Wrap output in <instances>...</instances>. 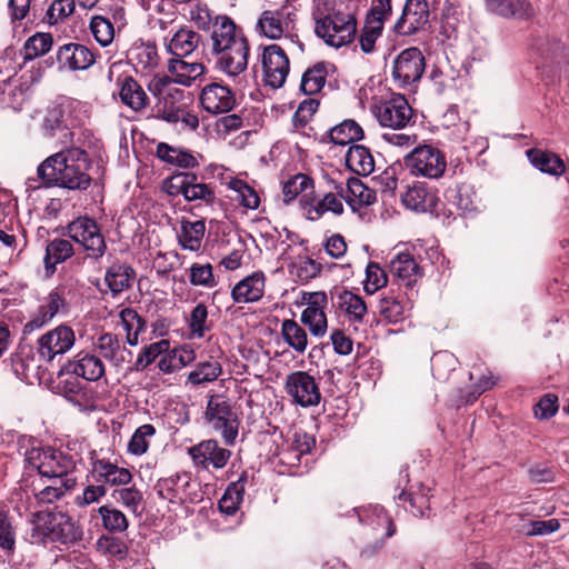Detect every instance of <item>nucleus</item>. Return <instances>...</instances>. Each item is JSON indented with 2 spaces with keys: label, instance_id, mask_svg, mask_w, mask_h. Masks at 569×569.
<instances>
[{
  "label": "nucleus",
  "instance_id": "20e7f679",
  "mask_svg": "<svg viewBox=\"0 0 569 569\" xmlns=\"http://www.w3.org/2000/svg\"><path fill=\"white\" fill-rule=\"evenodd\" d=\"M316 34L328 46L340 48L356 37L357 21L350 13L333 12L316 19Z\"/></svg>",
  "mask_w": 569,
  "mask_h": 569
},
{
  "label": "nucleus",
  "instance_id": "8fccbe9b",
  "mask_svg": "<svg viewBox=\"0 0 569 569\" xmlns=\"http://www.w3.org/2000/svg\"><path fill=\"white\" fill-rule=\"evenodd\" d=\"M227 187L234 192V197L232 199L241 207L249 210H256L259 208L260 197L257 190L249 186L244 180L231 178L227 182Z\"/></svg>",
  "mask_w": 569,
  "mask_h": 569
},
{
  "label": "nucleus",
  "instance_id": "f8f14e48",
  "mask_svg": "<svg viewBox=\"0 0 569 569\" xmlns=\"http://www.w3.org/2000/svg\"><path fill=\"white\" fill-rule=\"evenodd\" d=\"M286 392L293 403L303 408L319 405L321 393L316 379L306 371H295L287 376Z\"/></svg>",
  "mask_w": 569,
  "mask_h": 569
},
{
  "label": "nucleus",
  "instance_id": "423d86ee",
  "mask_svg": "<svg viewBox=\"0 0 569 569\" xmlns=\"http://www.w3.org/2000/svg\"><path fill=\"white\" fill-rule=\"evenodd\" d=\"M148 89L157 99L158 117L167 122L177 123L178 112L183 109L184 91L172 86L168 76H154Z\"/></svg>",
  "mask_w": 569,
  "mask_h": 569
},
{
  "label": "nucleus",
  "instance_id": "39448f33",
  "mask_svg": "<svg viewBox=\"0 0 569 569\" xmlns=\"http://www.w3.org/2000/svg\"><path fill=\"white\" fill-rule=\"evenodd\" d=\"M33 538L49 537L62 543H71L81 539L82 532L76 522L62 512H40L36 515Z\"/></svg>",
  "mask_w": 569,
  "mask_h": 569
},
{
  "label": "nucleus",
  "instance_id": "e2e57ef3",
  "mask_svg": "<svg viewBox=\"0 0 569 569\" xmlns=\"http://www.w3.org/2000/svg\"><path fill=\"white\" fill-rule=\"evenodd\" d=\"M53 44V38L50 33L37 32L24 42L23 58L26 60H33L38 57L44 56L50 51Z\"/></svg>",
  "mask_w": 569,
  "mask_h": 569
},
{
  "label": "nucleus",
  "instance_id": "b1692460",
  "mask_svg": "<svg viewBox=\"0 0 569 569\" xmlns=\"http://www.w3.org/2000/svg\"><path fill=\"white\" fill-rule=\"evenodd\" d=\"M218 56L217 68L229 77H237L248 66L249 44L248 41L236 42L224 49L214 52Z\"/></svg>",
  "mask_w": 569,
  "mask_h": 569
},
{
  "label": "nucleus",
  "instance_id": "0eeeda50",
  "mask_svg": "<svg viewBox=\"0 0 569 569\" xmlns=\"http://www.w3.org/2000/svg\"><path fill=\"white\" fill-rule=\"evenodd\" d=\"M68 236L79 243L87 252V257L98 260L107 251V243L96 220L89 217H79L67 227Z\"/></svg>",
  "mask_w": 569,
  "mask_h": 569
},
{
  "label": "nucleus",
  "instance_id": "f257e3e1",
  "mask_svg": "<svg viewBox=\"0 0 569 569\" xmlns=\"http://www.w3.org/2000/svg\"><path fill=\"white\" fill-rule=\"evenodd\" d=\"M91 167L84 144H70L51 154L38 167V176L49 186L69 190H86L91 184Z\"/></svg>",
  "mask_w": 569,
  "mask_h": 569
},
{
  "label": "nucleus",
  "instance_id": "a19ab883",
  "mask_svg": "<svg viewBox=\"0 0 569 569\" xmlns=\"http://www.w3.org/2000/svg\"><path fill=\"white\" fill-rule=\"evenodd\" d=\"M134 277L136 272L130 266L113 263L106 272L104 282L112 295L116 296L130 288Z\"/></svg>",
  "mask_w": 569,
  "mask_h": 569
},
{
  "label": "nucleus",
  "instance_id": "c03bdc74",
  "mask_svg": "<svg viewBox=\"0 0 569 569\" xmlns=\"http://www.w3.org/2000/svg\"><path fill=\"white\" fill-rule=\"evenodd\" d=\"M93 349L104 359L119 365L124 361L123 352L126 349L121 346L120 339L110 332L100 335L93 341Z\"/></svg>",
  "mask_w": 569,
  "mask_h": 569
},
{
  "label": "nucleus",
  "instance_id": "2f4dec72",
  "mask_svg": "<svg viewBox=\"0 0 569 569\" xmlns=\"http://www.w3.org/2000/svg\"><path fill=\"white\" fill-rule=\"evenodd\" d=\"M200 40L198 32L183 27L174 31L170 38L164 37L163 44L167 52L173 57H187L198 48Z\"/></svg>",
  "mask_w": 569,
  "mask_h": 569
},
{
  "label": "nucleus",
  "instance_id": "4c0bfd02",
  "mask_svg": "<svg viewBox=\"0 0 569 569\" xmlns=\"http://www.w3.org/2000/svg\"><path fill=\"white\" fill-rule=\"evenodd\" d=\"M157 157L167 163L182 169H193L199 166L198 156L186 149L172 147L164 142H160L157 146Z\"/></svg>",
  "mask_w": 569,
  "mask_h": 569
},
{
  "label": "nucleus",
  "instance_id": "c756f323",
  "mask_svg": "<svg viewBox=\"0 0 569 569\" xmlns=\"http://www.w3.org/2000/svg\"><path fill=\"white\" fill-rule=\"evenodd\" d=\"M190 485V476L188 473H178L159 479L154 490L160 498L171 503H182L188 499L187 490Z\"/></svg>",
  "mask_w": 569,
  "mask_h": 569
},
{
  "label": "nucleus",
  "instance_id": "13d9d810",
  "mask_svg": "<svg viewBox=\"0 0 569 569\" xmlns=\"http://www.w3.org/2000/svg\"><path fill=\"white\" fill-rule=\"evenodd\" d=\"M327 67L323 62H318L305 71L301 78L300 89L305 94L312 96L318 93L326 83Z\"/></svg>",
  "mask_w": 569,
  "mask_h": 569
},
{
  "label": "nucleus",
  "instance_id": "0e129e2a",
  "mask_svg": "<svg viewBox=\"0 0 569 569\" xmlns=\"http://www.w3.org/2000/svg\"><path fill=\"white\" fill-rule=\"evenodd\" d=\"M111 497L132 513H138L143 501V493L133 485L113 489Z\"/></svg>",
  "mask_w": 569,
  "mask_h": 569
},
{
  "label": "nucleus",
  "instance_id": "603ef678",
  "mask_svg": "<svg viewBox=\"0 0 569 569\" xmlns=\"http://www.w3.org/2000/svg\"><path fill=\"white\" fill-rule=\"evenodd\" d=\"M303 210L309 220H318L326 212L341 214L343 212V203L340 196L329 192L315 204H305Z\"/></svg>",
  "mask_w": 569,
  "mask_h": 569
},
{
  "label": "nucleus",
  "instance_id": "dca6fc26",
  "mask_svg": "<svg viewBox=\"0 0 569 569\" xmlns=\"http://www.w3.org/2000/svg\"><path fill=\"white\" fill-rule=\"evenodd\" d=\"M67 110L68 107L63 104L49 108L41 128L46 137L56 138L60 143L70 146L80 141V132L70 128Z\"/></svg>",
  "mask_w": 569,
  "mask_h": 569
},
{
  "label": "nucleus",
  "instance_id": "bf43d9fd",
  "mask_svg": "<svg viewBox=\"0 0 569 569\" xmlns=\"http://www.w3.org/2000/svg\"><path fill=\"white\" fill-rule=\"evenodd\" d=\"M156 435L154 426L144 423L138 427L127 443V452L131 456H143L150 447V441Z\"/></svg>",
  "mask_w": 569,
  "mask_h": 569
},
{
  "label": "nucleus",
  "instance_id": "a18cd8bd",
  "mask_svg": "<svg viewBox=\"0 0 569 569\" xmlns=\"http://www.w3.org/2000/svg\"><path fill=\"white\" fill-rule=\"evenodd\" d=\"M11 367L14 375L22 381L32 383L39 378L40 366L30 350L14 353L11 358Z\"/></svg>",
  "mask_w": 569,
  "mask_h": 569
},
{
  "label": "nucleus",
  "instance_id": "79ce46f5",
  "mask_svg": "<svg viewBox=\"0 0 569 569\" xmlns=\"http://www.w3.org/2000/svg\"><path fill=\"white\" fill-rule=\"evenodd\" d=\"M346 164L355 173L368 176L375 170V159L370 150L361 144H353L346 154Z\"/></svg>",
  "mask_w": 569,
  "mask_h": 569
},
{
  "label": "nucleus",
  "instance_id": "37998d69",
  "mask_svg": "<svg viewBox=\"0 0 569 569\" xmlns=\"http://www.w3.org/2000/svg\"><path fill=\"white\" fill-rule=\"evenodd\" d=\"M204 232L206 224L203 220L189 221L182 219L178 233L179 244L186 250L198 251L201 248Z\"/></svg>",
  "mask_w": 569,
  "mask_h": 569
},
{
  "label": "nucleus",
  "instance_id": "cd10ccee",
  "mask_svg": "<svg viewBox=\"0 0 569 569\" xmlns=\"http://www.w3.org/2000/svg\"><path fill=\"white\" fill-rule=\"evenodd\" d=\"M29 86L21 78L14 76L0 80V106L2 108L21 110L28 98Z\"/></svg>",
  "mask_w": 569,
  "mask_h": 569
},
{
  "label": "nucleus",
  "instance_id": "473e14b6",
  "mask_svg": "<svg viewBox=\"0 0 569 569\" xmlns=\"http://www.w3.org/2000/svg\"><path fill=\"white\" fill-rule=\"evenodd\" d=\"M401 200L407 208L420 212L436 210L438 203L436 193L422 182L409 186Z\"/></svg>",
  "mask_w": 569,
  "mask_h": 569
},
{
  "label": "nucleus",
  "instance_id": "f03ea898",
  "mask_svg": "<svg viewBox=\"0 0 569 569\" xmlns=\"http://www.w3.org/2000/svg\"><path fill=\"white\" fill-rule=\"evenodd\" d=\"M204 417L210 428L221 436L227 446L236 443L240 418L230 399L223 395L211 396L206 407Z\"/></svg>",
  "mask_w": 569,
  "mask_h": 569
},
{
  "label": "nucleus",
  "instance_id": "052dcab7",
  "mask_svg": "<svg viewBox=\"0 0 569 569\" xmlns=\"http://www.w3.org/2000/svg\"><path fill=\"white\" fill-rule=\"evenodd\" d=\"M289 271L299 282L306 283L321 272V264L308 256H299L291 262Z\"/></svg>",
  "mask_w": 569,
  "mask_h": 569
},
{
  "label": "nucleus",
  "instance_id": "ea45409f",
  "mask_svg": "<svg viewBox=\"0 0 569 569\" xmlns=\"http://www.w3.org/2000/svg\"><path fill=\"white\" fill-rule=\"evenodd\" d=\"M409 302L393 295H385L378 303L380 317L389 323H399L407 318Z\"/></svg>",
  "mask_w": 569,
  "mask_h": 569
},
{
  "label": "nucleus",
  "instance_id": "1a4fd4ad",
  "mask_svg": "<svg viewBox=\"0 0 569 569\" xmlns=\"http://www.w3.org/2000/svg\"><path fill=\"white\" fill-rule=\"evenodd\" d=\"M407 168L415 176L429 179L442 177L447 168L445 154L432 146L415 148L405 159Z\"/></svg>",
  "mask_w": 569,
  "mask_h": 569
},
{
  "label": "nucleus",
  "instance_id": "393cba45",
  "mask_svg": "<svg viewBox=\"0 0 569 569\" xmlns=\"http://www.w3.org/2000/svg\"><path fill=\"white\" fill-rule=\"evenodd\" d=\"M57 60L62 68L69 70H86L90 68L94 61V53L81 43H66L58 49Z\"/></svg>",
  "mask_w": 569,
  "mask_h": 569
},
{
  "label": "nucleus",
  "instance_id": "f704fd0d",
  "mask_svg": "<svg viewBox=\"0 0 569 569\" xmlns=\"http://www.w3.org/2000/svg\"><path fill=\"white\" fill-rule=\"evenodd\" d=\"M486 7L502 18L528 20L535 16V9L528 0H486Z\"/></svg>",
  "mask_w": 569,
  "mask_h": 569
},
{
  "label": "nucleus",
  "instance_id": "7c9ffc66",
  "mask_svg": "<svg viewBox=\"0 0 569 569\" xmlns=\"http://www.w3.org/2000/svg\"><path fill=\"white\" fill-rule=\"evenodd\" d=\"M184 57H173L168 61L169 79L172 86L176 83L190 87L197 79L206 72V67L201 62H187Z\"/></svg>",
  "mask_w": 569,
  "mask_h": 569
},
{
  "label": "nucleus",
  "instance_id": "338daca9",
  "mask_svg": "<svg viewBox=\"0 0 569 569\" xmlns=\"http://www.w3.org/2000/svg\"><path fill=\"white\" fill-rule=\"evenodd\" d=\"M98 513L102 519L104 529L109 532H123L129 527L126 515L117 508L104 505L98 509Z\"/></svg>",
  "mask_w": 569,
  "mask_h": 569
},
{
  "label": "nucleus",
  "instance_id": "412c9836",
  "mask_svg": "<svg viewBox=\"0 0 569 569\" xmlns=\"http://www.w3.org/2000/svg\"><path fill=\"white\" fill-rule=\"evenodd\" d=\"M200 104L211 114L227 113L236 106V96L228 86L212 82L202 88Z\"/></svg>",
  "mask_w": 569,
  "mask_h": 569
},
{
  "label": "nucleus",
  "instance_id": "c9c22d12",
  "mask_svg": "<svg viewBox=\"0 0 569 569\" xmlns=\"http://www.w3.org/2000/svg\"><path fill=\"white\" fill-rule=\"evenodd\" d=\"M335 299V305L349 322L361 323L363 321L368 308L362 297L349 290H340L336 292Z\"/></svg>",
  "mask_w": 569,
  "mask_h": 569
},
{
  "label": "nucleus",
  "instance_id": "5fc2aeb1",
  "mask_svg": "<svg viewBox=\"0 0 569 569\" xmlns=\"http://www.w3.org/2000/svg\"><path fill=\"white\" fill-rule=\"evenodd\" d=\"M359 519L373 529H386L385 537L390 538L395 533V525L381 506H369L359 513Z\"/></svg>",
  "mask_w": 569,
  "mask_h": 569
},
{
  "label": "nucleus",
  "instance_id": "4468645a",
  "mask_svg": "<svg viewBox=\"0 0 569 569\" xmlns=\"http://www.w3.org/2000/svg\"><path fill=\"white\" fill-rule=\"evenodd\" d=\"M425 71V57L418 48H408L395 59L392 77L397 86L407 87L422 77Z\"/></svg>",
  "mask_w": 569,
  "mask_h": 569
},
{
  "label": "nucleus",
  "instance_id": "a878e982",
  "mask_svg": "<svg viewBox=\"0 0 569 569\" xmlns=\"http://www.w3.org/2000/svg\"><path fill=\"white\" fill-rule=\"evenodd\" d=\"M64 368L68 373L81 377L87 381H98L106 371L100 357L87 351L77 353L72 360L68 361Z\"/></svg>",
  "mask_w": 569,
  "mask_h": 569
},
{
  "label": "nucleus",
  "instance_id": "72a5a7b5",
  "mask_svg": "<svg viewBox=\"0 0 569 569\" xmlns=\"http://www.w3.org/2000/svg\"><path fill=\"white\" fill-rule=\"evenodd\" d=\"M266 278L262 272H253L239 281L231 290L236 303H249L260 300L264 293Z\"/></svg>",
  "mask_w": 569,
  "mask_h": 569
},
{
  "label": "nucleus",
  "instance_id": "bb28decb",
  "mask_svg": "<svg viewBox=\"0 0 569 569\" xmlns=\"http://www.w3.org/2000/svg\"><path fill=\"white\" fill-rule=\"evenodd\" d=\"M340 198H342L352 211H358L363 207L370 206L376 200V193L368 188L360 179L349 178L346 186L336 188Z\"/></svg>",
  "mask_w": 569,
  "mask_h": 569
},
{
  "label": "nucleus",
  "instance_id": "6ab92c4d",
  "mask_svg": "<svg viewBox=\"0 0 569 569\" xmlns=\"http://www.w3.org/2000/svg\"><path fill=\"white\" fill-rule=\"evenodd\" d=\"M429 17L427 0H407L401 17L395 23V31L401 36L413 34L429 22Z\"/></svg>",
  "mask_w": 569,
  "mask_h": 569
},
{
  "label": "nucleus",
  "instance_id": "7ed1b4c3",
  "mask_svg": "<svg viewBox=\"0 0 569 569\" xmlns=\"http://www.w3.org/2000/svg\"><path fill=\"white\" fill-rule=\"evenodd\" d=\"M24 461L29 469L37 470L48 479L74 478L72 471L76 461L72 456L61 450L51 447L32 448L26 452Z\"/></svg>",
  "mask_w": 569,
  "mask_h": 569
},
{
  "label": "nucleus",
  "instance_id": "4d7b16f0",
  "mask_svg": "<svg viewBox=\"0 0 569 569\" xmlns=\"http://www.w3.org/2000/svg\"><path fill=\"white\" fill-rule=\"evenodd\" d=\"M52 480V485L46 486L42 490L36 493V499L39 503H53L61 499L67 491L73 489L77 485L76 478H63Z\"/></svg>",
  "mask_w": 569,
  "mask_h": 569
},
{
  "label": "nucleus",
  "instance_id": "aec40b11",
  "mask_svg": "<svg viewBox=\"0 0 569 569\" xmlns=\"http://www.w3.org/2000/svg\"><path fill=\"white\" fill-rule=\"evenodd\" d=\"M68 305L63 292L54 289L42 300L32 318L24 325V332H32L48 325L57 315L67 313Z\"/></svg>",
  "mask_w": 569,
  "mask_h": 569
},
{
  "label": "nucleus",
  "instance_id": "6e6d98bb",
  "mask_svg": "<svg viewBox=\"0 0 569 569\" xmlns=\"http://www.w3.org/2000/svg\"><path fill=\"white\" fill-rule=\"evenodd\" d=\"M119 317L127 333V342L130 346H137L139 343V335L146 330V321L131 308L122 309Z\"/></svg>",
  "mask_w": 569,
  "mask_h": 569
},
{
  "label": "nucleus",
  "instance_id": "f3484780",
  "mask_svg": "<svg viewBox=\"0 0 569 569\" xmlns=\"http://www.w3.org/2000/svg\"><path fill=\"white\" fill-rule=\"evenodd\" d=\"M90 473L94 482L104 485L106 488L131 485L133 480L132 472L124 467H120L117 462H112L109 458L92 457L90 459Z\"/></svg>",
  "mask_w": 569,
  "mask_h": 569
},
{
  "label": "nucleus",
  "instance_id": "69168bd1",
  "mask_svg": "<svg viewBox=\"0 0 569 569\" xmlns=\"http://www.w3.org/2000/svg\"><path fill=\"white\" fill-rule=\"evenodd\" d=\"M312 189V180L303 173H298L290 178L288 181L284 182L282 192L284 196V201L289 202L293 200L296 197H298L300 193H303L300 202L302 206L308 204L306 201L307 198V191Z\"/></svg>",
  "mask_w": 569,
  "mask_h": 569
},
{
  "label": "nucleus",
  "instance_id": "864d4df0",
  "mask_svg": "<svg viewBox=\"0 0 569 569\" xmlns=\"http://www.w3.org/2000/svg\"><path fill=\"white\" fill-rule=\"evenodd\" d=\"M222 375V366L218 360H208L199 362L192 371L188 373L187 382L192 386H200L216 381Z\"/></svg>",
  "mask_w": 569,
  "mask_h": 569
},
{
  "label": "nucleus",
  "instance_id": "6e6552de",
  "mask_svg": "<svg viewBox=\"0 0 569 569\" xmlns=\"http://www.w3.org/2000/svg\"><path fill=\"white\" fill-rule=\"evenodd\" d=\"M297 13L291 4H284L276 10H266L261 13L257 28L269 39L277 40L282 37L293 43L297 34L293 33Z\"/></svg>",
  "mask_w": 569,
  "mask_h": 569
},
{
  "label": "nucleus",
  "instance_id": "a211bd4d",
  "mask_svg": "<svg viewBox=\"0 0 569 569\" xmlns=\"http://www.w3.org/2000/svg\"><path fill=\"white\" fill-rule=\"evenodd\" d=\"M307 305L301 313V321L306 325L311 335L323 337L327 333L328 321L325 309L328 306V297L323 291L308 292L303 295Z\"/></svg>",
  "mask_w": 569,
  "mask_h": 569
},
{
  "label": "nucleus",
  "instance_id": "e433bc0d",
  "mask_svg": "<svg viewBox=\"0 0 569 569\" xmlns=\"http://www.w3.org/2000/svg\"><path fill=\"white\" fill-rule=\"evenodd\" d=\"M526 156L530 163L542 173L560 177L566 172L563 160L552 151L532 148L526 151Z\"/></svg>",
  "mask_w": 569,
  "mask_h": 569
},
{
  "label": "nucleus",
  "instance_id": "2eb2a0df",
  "mask_svg": "<svg viewBox=\"0 0 569 569\" xmlns=\"http://www.w3.org/2000/svg\"><path fill=\"white\" fill-rule=\"evenodd\" d=\"M263 78L267 86L278 89L289 74L290 62L284 50L278 44L267 46L262 52Z\"/></svg>",
  "mask_w": 569,
  "mask_h": 569
},
{
  "label": "nucleus",
  "instance_id": "9b49d317",
  "mask_svg": "<svg viewBox=\"0 0 569 569\" xmlns=\"http://www.w3.org/2000/svg\"><path fill=\"white\" fill-rule=\"evenodd\" d=\"M391 12V0H372L359 38L360 48L365 53L373 52L375 44L382 34L385 21Z\"/></svg>",
  "mask_w": 569,
  "mask_h": 569
},
{
  "label": "nucleus",
  "instance_id": "774afa93",
  "mask_svg": "<svg viewBox=\"0 0 569 569\" xmlns=\"http://www.w3.org/2000/svg\"><path fill=\"white\" fill-rule=\"evenodd\" d=\"M89 29L94 40L101 47L111 44L114 39L113 23L103 16H93L90 20Z\"/></svg>",
  "mask_w": 569,
  "mask_h": 569
},
{
  "label": "nucleus",
  "instance_id": "9d476101",
  "mask_svg": "<svg viewBox=\"0 0 569 569\" xmlns=\"http://www.w3.org/2000/svg\"><path fill=\"white\" fill-rule=\"evenodd\" d=\"M373 114L382 127L400 130L412 121L413 110L402 94H395L375 106Z\"/></svg>",
  "mask_w": 569,
  "mask_h": 569
},
{
  "label": "nucleus",
  "instance_id": "de8ad7c7",
  "mask_svg": "<svg viewBox=\"0 0 569 569\" xmlns=\"http://www.w3.org/2000/svg\"><path fill=\"white\" fill-rule=\"evenodd\" d=\"M327 136L337 146H346L363 138V130L355 120H345L332 127Z\"/></svg>",
  "mask_w": 569,
  "mask_h": 569
},
{
  "label": "nucleus",
  "instance_id": "49530a36",
  "mask_svg": "<svg viewBox=\"0 0 569 569\" xmlns=\"http://www.w3.org/2000/svg\"><path fill=\"white\" fill-rule=\"evenodd\" d=\"M281 337L283 341L298 355H303L308 348V335L302 326L291 319H284L281 323Z\"/></svg>",
  "mask_w": 569,
  "mask_h": 569
},
{
  "label": "nucleus",
  "instance_id": "4be33fe9",
  "mask_svg": "<svg viewBox=\"0 0 569 569\" xmlns=\"http://www.w3.org/2000/svg\"><path fill=\"white\" fill-rule=\"evenodd\" d=\"M188 452L193 462L204 469L209 467L221 469L228 463L231 457L229 449L220 447L218 441L212 439L203 440L190 447Z\"/></svg>",
  "mask_w": 569,
  "mask_h": 569
},
{
  "label": "nucleus",
  "instance_id": "680f3d73",
  "mask_svg": "<svg viewBox=\"0 0 569 569\" xmlns=\"http://www.w3.org/2000/svg\"><path fill=\"white\" fill-rule=\"evenodd\" d=\"M462 9L457 0H447L441 14V30L448 39L455 36L462 19Z\"/></svg>",
  "mask_w": 569,
  "mask_h": 569
},
{
  "label": "nucleus",
  "instance_id": "5701e85b",
  "mask_svg": "<svg viewBox=\"0 0 569 569\" xmlns=\"http://www.w3.org/2000/svg\"><path fill=\"white\" fill-rule=\"evenodd\" d=\"M390 274L402 286L412 287L423 276V269L415 253L406 250L397 252L389 262Z\"/></svg>",
  "mask_w": 569,
  "mask_h": 569
},
{
  "label": "nucleus",
  "instance_id": "3c124183",
  "mask_svg": "<svg viewBox=\"0 0 569 569\" xmlns=\"http://www.w3.org/2000/svg\"><path fill=\"white\" fill-rule=\"evenodd\" d=\"M246 482H247V475L242 473L237 481L231 482L227 487L222 498L219 501V509L222 512L231 516L238 510L240 503L243 500Z\"/></svg>",
  "mask_w": 569,
  "mask_h": 569
},
{
  "label": "nucleus",
  "instance_id": "ddd939ff",
  "mask_svg": "<svg viewBox=\"0 0 569 569\" xmlns=\"http://www.w3.org/2000/svg\"><path fill=\"white\" fill-rule=\"evenodd\" d=\"M76 342L73 329L67 325H60L38 339V353L44 361H52L56 357L70 351Z\"/></svg>",
  "mask_w": 569,
  "mask_h": 569
},
{
  "label": "nucleus",
  "instance_id": "c85d7f7f",
  "mask_svg": "<svg viewBox=\"0 0 569 569\" xmlns=\"http://www.w3.org/2000/svg\"><path fill=\"white\" fill-rule=\"evenodd\" d=\"M211 39L213 52L234 46L236 42L247 41L241 30H238L236 23L227 16L216 17L212 23Z\"/></svg>",
  "mask_w": 569,
  "mask_h": 569
},
{
  "label": "nucleus",
  "instance_id": "09e8293b",
  "mask_svg": "<svg viewBox=\"0 0 569 569\" xmlns=\"http://www.w3.org/2000/svg\"><path fill=\"white\" fill-rule=\"evenodd\" d=\"M74 253L73 246L69 240L54 239L47 244L44 266L46 270L52 273L58 263L64 262Z\"/></svg>",
  "mask_w": 569,
  "mask_h": 569
},
{
  "label": "nucleus",
  "instance_id": "58836bf2",
  "mask_svg": "<svg viewBox=\"0 0 569 569\" xmlns=\"http://www.w3.org/2000/svg\"><path fill=\"white\" fill-rule=\"evenodd\" d=\"M119 96L121 102L133 111L143 110L149 102L146 91L132 77H124L120 81Z\"/></svg>",
  "mask_w": 569,
  "mask_h": 569
}]
</instances>
